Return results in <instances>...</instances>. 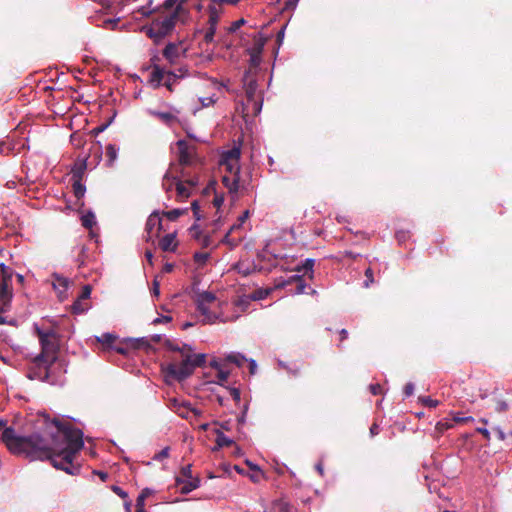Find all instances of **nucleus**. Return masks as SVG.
Here are the masks:
<instances>
[{
    "mask_svg": "<svg viewBox=\"0 0 512 512\" xmlns=\"http://www.w3.org/2000/svg\"><path fill=\"white\" fill-rule=\"evenodd\" d=\"M37 423L41 431L30 436H19L12 427H6L1 439L8 450L31 461L49 460L54 468L77 475L80 466L74 460L84 446L83 432L67 420L50 418L46 413L38 415Z\"/></svg>",
    "mask_w": 512,
    "mask_h": 512,
    "instance_id": "1",
    "label": "nucleus"
},
{
    "mask_svg": "<svg viewBox=\"0 0 512 512\" xmlns=\"http://www.w3.org/2000/svg\"><path fill=\"white\" fill-rule=\"evenodd\" d=\"M177 155L181 169V177L184 181L177 180L176 192L179 200L187 199L191 194V188L198 185L199 179L197 176L190 177L186 168L195 167L197 165V158L195 156V147L186 140H178L176 142Z\"/></svg>",
    "mask_w": 512,
    "mask_h": 512,
    "instance_id": "2",
    "label": "nucleus"
},
{
    "mask_svg": "<svg viewBox=\"0 0 512 512\" xmlns=\"http://www.w3.org/2000/svg\"><path fill=\"white\" fill-rule=\"evenodd\" d=\"M158 16L153 19L149 27L145 28L146 35L158 44L170 35L178 21L184 22L187 18L179 14L178 10H166L163 4L157 9Z\"/></svg>",
    "mask_w": 512,
    "mask_h": 512,
    "instance_id": "3",
    "label": "nucleus"
},
{
    "mask_svg": "<svg viewBox=\"0 0 512 512\" xmlns=\"http://www.w3.org/2000/svg\"><path fill=\"white\" fill-rule=\"evenodd\" d=\"M240 155V148L233 147L223 152L219 161L220 168L224 172L222 183L230 194L237 193L240 188Z\"/></svg>",
    "mask_w": 512,
    "mask_h": 512,
    "instance_id": "4",
    "label": "nucleus"
},
{
    "mask_svg": "<svg viewBox=\"0 0 512 512\" xmlns=\"http://www.w3.org/2000/svg\"><path fill=\"white\" fill-rule=\"evenodd\" d=\"M181 357L179 362L170 363L166 367L167 375L177 381H182L189 377L196 367H201L205 364L206 359L204 354H193L192 351H188ZM175 361L177 360L175 359Z\"/></svg>",
    "mask_w": 512,
    "mask_h": 512,
    "instance_id": "5",
    "label": "nucleus"
},
{
    "mask_svg": "<svg viewBox=\"0 0 512 512\" xmlns=\"http://www.w3.org/2000/svg\"><path fill=\"white\" fill-rule=\"evenodd\" d=\"M59 369L60 365L56 363V360L37 356L29 368L28 376L30 379L56 384L60 381L59 375L56 373V370Z\"/></svg>",
    "mask_w": 512,
    "mask_h": 512,
    "instance_id": "6",
    "label": "nucleus"
},
{
    "mask_svg": "<svg viewBox=\"0 0 512 512\" xmlns=\"http://www.w3.org/2000/svg\"><path fill=\"white\" fill-rule=\"evenodd\" d=\"M195 302L198 312L203 316V322L213 323L218 319L216 312L212 311V307L216 304L214 293L208 291L198 293Z\"/></svg>",
    "mask_w": 512,
    "mask_h": 512,
    "instance_id": "7",
    "label": "nucleus"
},
{
    "mask_svg": "<svg viewBox=\"0 0 512 512\" xmlns=\"http://www.w3.org/2000/svg\"><path fill=\"white\" fill-rule=\"evenodd\" d=\"M37 334L42 348V351L38 356L56 360L57 345L54 331H42L37 328Z\"/></svg>",
    "mask_w": 512,
    "mask_h": 512,
    "instance_id": "8",
    "label": "nucleus"
},
{
    "mask_svg": "<svg viewBox=\"0 0 512 512\" xmlns=\"http://www.w3.org/2000/svg\"><path fill=\"white\" fill-rule=\"evenodd\" d=\"M168 407L177 413L180 417L187 419L189 417V413L193 412L195 415H199L200 412L196 409H190L188 404L184 401H181L177 398H171L168 400Z\"/></svg>",
    "mask_w": 512,
    "mask_h": 512,
    "instance_id": "9",
    "label": "nucleus"
},
{
    "mask_svg": "<svg viewBox=\"0 0 512 512\" xmlns=\"http://www.w3.org/2000/svg\"><path fill=\"white\" fill-rule=\"evenodd\" d=\"M249 218V211L246 210L243 212V214L241 216H239L238 220H237V223L233 224L231 226V228L229 229V231L225 234L222 242L224 243H227V244H231V245H237L238 242L240 241V238L238 240H234V239H231L230 238V235L240 229L242 227V225L245 223V221Z\"/></svg>",
    "mask_w": 512,
    "mask_h": 512,
    "instance_id": "10",
    "label": "nucleus"
},
{
    "mask_svg": "<svg viewBox=\"0 0 512 512\" xmlns=\"http://www.w3.org/2000/svg\"><path fill=\"white\" fill-rule=\"evenodd\" d=\"M184 53L181 46L176 43H169L163 50V56L169 61L170 64H175L177 59Z\"/></svg>",
    "mask_w": 512,
    "mask_h": 512,
    "instance_id": "11",
    "label": "nucleus"
},
{
    "mask_svg": "<svg viewBox=\"0 0 512 512\" xmlns=\"http://www.w3.org/2000/svg\"><path fill=\"white\" fill-rule=\"evenodd\" d=\"M166 74V70L160 67L158 64L152 65V71L150 72L148 82L154 88H158L162 85Z\"/></svg>",
    "mask_w": 512,
    "mask_h": 512,
    "instance_id": "12",
    "label": "nucleus"
},
{
    "mask_svg": "<svg viewBox=\"0 0 512 512\" xmlns=\"http://www.w3.org/2000/svg\"><path fill=\"white\" fill-rule=\"evenodd\" d=\"M176 484L180 487V492L182 494H188L200 486V479L198 477L191 479L176 477Z\"/></svg>",
    "mask_w": 512,
    "mask_h": 512,
    "instance_id": "13",
    "label": "nucleus"
},
{
    "mask_svg": "<svg viewBox=\"0 0 512 512\" xmlns=\"http://www.w3.org/2000/svg\"><path fill=\"white\" fill-rule=\"evenodd\" d=\"M150 114L166 126H176L180 124L177 116L172 112L150 111Z\"/></svg>",
    "mask_w": 512,
    "mask_h": 512,
    "instance_id": "14",
    "label": "nucleus"
},
{
    "mask_svg": "<svg viewBox=\"0 0 512 512\" xmlns=\"http://www.w3.org/2000/svg\"><path fill=\"white\" fill-rule=\"evenodd\" d=\"M219 19H220V17L217 16L216 11H212V13L209 14V18H208L209 27L207 28L205 35H204V41L206 43H211L213 41Z\"/></svg>",
    "mask_w": 512,
    "mask_h": 512,
    "instance_id": "15",
    "label": "nucleus"
},
{
    "mask_svg": "<svg viewBox=\"0 0 512 512\" xmlns=\"http://www.w3.org/2000/svg\"><path fill=\"white\" fill-rule=\"evenodd\" d=\"M188 0H165L164 3H163V8L166 9V10H178L180 9L179 11V14H181L182 16L188 18L189 16V10L184 7V4L187 2Z\"/></svg>",
    "mask_w": 512,
    "mask_h": 512,
    "instance_id": "16",
    "label": "nucleus"
},
{
    "mask_svg": "<svg viewBox=\"0 0 512 512\" xmlns=\"http://www.w3.org/2000/svg\"><path fill=\"white\" fill-rule=\"evenodd\" d=\"M159 247L165 252H174L177 248L176 234L169 233L159 242Z\"/></svg>",
    "mask_w": 512,
    "mask_h": 512,
    "instance_id": "17",
    "label": "nucleus"
},
{
    "mask_svg": "<svg viewBox=\"0 0 512 512\" xmlns=\"http://www.w3.org/2000/svg\"><path fill=\"white\" fill-rule=\"evenodd\" d=\"M240 0H210V4L208 5V14H211L212 11L217 12V16L223 13V5H237Z\"/></svg>",
    "mask_w": 512,
    "mask_h": 512,
    "instance_id": "18",
    "label": "nucleus"
},
{
    "mask_svg": "<svg viewBox=\"0 0 512 512\" xmlns=\"http://www.w3.org/2000/svg\"><path fill=\"white\" fill-rule=\"evenodd\" d=\"M264 43L261 41L256 42L251 49L248 50L250 55V64L254 67L258 66L261 62V53Z\"/></svg>",
    "mask_w": 512,
    "mask_h": 512,
    "instance_id": "19",
    "label": "nucleus"
},
{
    "mask_svg": "<svg viewBox=\"0 0 512 512\" xmlns=\"http://www.w3.org/2000/svg\"><path fill=\"white\" fill-rule=\"evenodd\" d=\"M161 227L162 225L159 213L153 212L146 221L145 230L147 234L150 235L154 229L160 230Z\"/></svg>",
    "mask_w": 512,
    "mask_h": 512,
    "instance_id": "20",
    "label": "nucleus"
},
{
    "mask_svg": "<svg viewBox=\"0 0 512 512\" xmlns=\"http://www.w3.org/2000/svg\"><path fill=\"white\" fill-rule=\"evenodd\" d=\"M86 161H87V157H84L83 159L81 160H78L73 168H72V174H73V178L74 179H79L81 180L82 179V176L86 170V167H87V164H86Z\"/></svg>",
    "mask_w": 512,
    "mask_h": 512,
    "instance_id": "21",
    "label": "nucleus"
},
{
    "mask_svg": "<svg viewBox=\"0 0 512 512\" xmlns=\"http://www.w3.org/2000/svg\"><path fill=\"white\" fill-rule=\"evenodd\" d=\"M215 433H216V448L215 449L228 447V446H231L234 444V441L232 439L228 438L227 436H225V434L222 431L216 430Z\"/></svg>",
    "mask_w": 512,
    "mask_h": 512,
    "instance_id": "22",
    "label": "nucleus"
},
{
    "mask_svg": "<svg viewBox=\"0 0 512 512\" xmlns=\"http://www.w3.org/2000/svg\"><path fill=\"white\" fill-rule=\"evenodd\" d=\"M166 347L171 351L179 352L181 356L185 355L188 351H192L190 346L186 344L180 345L178 343L172 342L171 340L166 341Z\"/></svg>",
    "mask_w": 512,
    "mask_h": 512,
    "instance_id": "23",
    "label": "nucleus"
},
{
    "mask_svg": "<svg viewBox=\"0 0 512 512\" xmlns=\"http://www.w3.org/2000/svg\"><path fill=\"white\" fill-rule=\"evenodd\" d=\"M89 308V302L87 300H82L81 298L78 297L72 305V312L74 314H82L86 312Z\"/></svg>",
    "mask_w": 512,
    "mask_h": 512,
    "instance_id": "24",
    "label": "nucleus"
},
{
    "mask_svg": "<svg viewBox=\"0 0 512 512\" xmlns=\"http://www.w3.org/2000/svg\"><path fill=\"white\" fill-rule=\"evenodd\" d=\"M178 80V76L171 72V71H166V74H165V77H164V80L162 82V84L169 90V91H173V85L177 82Z\"/></svg>",
    "mask_w": 512,
    "mask_h": 512,
    "instance_id": "25",
    "label": "nucleus"
},
{
    "mask_svg": "<svg viewBox=\"0 0 512 512\" xmlns=\"http://www.w3.org/2000/svg\"><path fill=\"white\" fill-rule=\"evenodd\" d=\"M70 141L74 147H82L85 143V140L83 133H81V130H75L70 136Z\"/></svg>",
    "mask_w": 512,
    "mask_h": 512,
    "instance_id": "26",
    "label": "nucleus"
},
{
    "mask_svg": "<svg viewBox=\"0 0 512 512\" xmlns=\"http://www.w3.org/2000/svg\"><path fill=\"white\" fill-rule=\"evenodd\" d=\"M226 361L235 364L238 367H242L247 359L240 353H231L226 356Z\"/></svg>",
    "mask_w": 512,
    "mask_h": 512,
    "instance_id": "27",
    "label": "nucleus"
},
{
    "mask_svg": "<svg viewBox=\"0 0 512 512\" xmlns=\"http://www.w3.org/2000/svg\"><path fill=\"white\" fill-rule=\"evenodd\" d=\"M117 153H118V148L115 145L109 144L106 147V157L108 159V164L110 166L113 165V163L117 159Z\"/></svg>",
    "mask_w": 512,
    "mask_h": 512,
    "instance_id": "28",
    "label": "nucleus"
},
{
    "mask_svg": "<svg viewBox=\"0 0 512 512\" xmlns=\"http://www.w3.org/2000/svg\"><path fill=\"white\" fill-rule=\"evenodd\" d=\"M210 254L207 252H196L193 256L194 262L198 267H203L208 261Z\"/></svg>",
    "mask_w": 512,
    "mask_h": 512,
    "instance_id": "29",
    "label": "nucleus"
},
{
    "mask_svg": "<svg viewBox=\"0 0 512 512\" xmlns=\"http://www.w3.org/2000/svg\"><path fill=\"white\" fill-rule=\"evenodd\" d=\"M73 192H74V195L76 198L80 199L84 196L85 194V186L81 183V180L79 179H74V183H73Z\"/></svg>",
    "mask_w": 512,
    "mask_h": 512,
    "instance_id": "30",
    "label": "nucleus"
},
{
    "mask_svg": "<svg viewBox=\"0 0 512 512\" xmlns=\"http://www.w3.org/2000/svg\"><path fill=\"white\" fill-rule=\"evenodd\" d=\"M81 220H82V225L85 228H92L93 225L96 223L95 215L91 212L83 215Z\"/></svg>",
    "mask_w": 512,
    "mask_h": 512,
    "instance_id": "31",
    "label": "nucleus"
},
{
    "mask_svg": "<svg viewBox=\"0 0 512 512\" xmlns=\"http://www.w3.org/2000/svg\"><path fill=\"white\" fill-rule=\"evenodd\" d=\"M215 368H217V374H216V378H217V382L218 383H222V382H225L227 381L228 377H229V371H226V370H223L220 368V366L215 363V364H212Z\"/></svg>",
    "mask_w": 512,
    "mask_h": 512,
    "instance_id": "32",
    "label": "nucleus"
},
{
    "mask_svg": "<svg viewBox=\"0 0 512 512\" xmlns=\"http://www.w3.org/2000/svg\"><path fill=\"white\" fill-rule=\"evenodd\" d=\"M174 180H176V177H170V174L168 172L165 174L162 186L166 192H170L172 190Z\"/></svg>",
    "mask_w": 512,
    "mask_h": 512,
    "instance_id": "33",
    "label": "nucleus"
},
{
    "mask_svg": "<svg viewBox=\"0 0 512 512\" xmlns=\"http://www.w3.org/2000/svg\"><path fill=\"white\" fill-rule=\"evenodd\" d=\"M169 220L175 221L178 219L182 214H184V210L182 209H173L167 212L163 213Z\"/></svg>",
    "mask_w": 512,
    "mask_h": 512,
    "instance_id": "34",
    "label": "nucleus"
},
{
    "mask_svg": "<svg viewBox=\"0 0 512 512\" xmlns=\"http://www.w3.org/2000/svg\"><path fill=\"white\" fill-rule=\"evenodd\" d=\"M419 400L424 406L429 408H435L439 404L438 400H434L428 396L419 397Z\"/></svg>",
    "mask_w": 512,
    "mask_h": 512,
    "instance_id": "35",
    "label": "nucleus"
},
{
    "mask_svg": "<svg viewBox=\"0 0 512 512\" xmlns=\"http://www.w3.org/2000/svg\"><path fill=\"white\" fill-rule=\"evenodd\" d=\"M116 337L113 334L105 333L101 337H98L97 340L107 346H110L114 343Z\"/></svg>",
    "mask_w": 512,
    "mask_h": 512,
    "instance_id": "36",
    "label": "nucleus"
},
{
    "mask_svg": "<svg viewBox=\"0 0 512 512\" xmlns=\"http://www.w3.org/2000/svg\"><path fill=\"white\" fill-rule=\"evenodd\" d=\"M293 279L296 282V290L297 294H303L305 292L306 284L303 282L300 276H294Z\"/></svg>",
    "mask_w": 512,
    "mask_h": 512,
    "instance_id": "37",
    "label": "nucleus"
},
{
    "mask_svg": "<svg viewBox=\"0 0 512 512\" xmlns=\"http://www.w3.org/2000/svg\"><path fill=\"white\" fill-rule=\"evenodd\" d=\"M453 427V424L451 422L447 421H439L436 424V431L439 433H444L446 430L451 429Z\"/></svg>",
    "mask_w": 512,
    "mask_h": 512,
    "instance_id": "38",
    "label": "nucleus"
},
{
    "mask_svg": "<svg viewBox=\"0 0 512 512\" xmlns=\"http://www.w3.org/2000/svg\"><path fill=\"white\" fill-rule=\"evenodd\" d=\"M178 477H181L182 479H191V478H194L192 476V469H191V465L188 464L184 467L181 468V471H180V475Z\"/></svg>",
    "mask_w": 512,
    "mask_h": 512,
    "instance_id": "39",
    "label": "nucleus"
},
{
    "mask_svg": "<svg viewBox=\"0 0 512 512\" xmlns=\"http://www.w3.org/2000/svg\"><path fill=\"white\" fill-rule=\"evenodd\" d=\"M168 457H169V447H165L159 453L155 454L153 459L156 461H162L163 459H166Z\"/></svg>",
    "mask_w": 512,
    "mask_h": 512,
    "instance_id": "40",
    "label": "nucleus"
},
{
    "mask_svg": "<svg viewBox=\"0 0 512 512\" xmlns=\"http://www.w3.org/2000/svg\"><path fill=\"white\" fill-rule=\"evenodd\" d=\"M365 277H366V280L364 282V286L367 288L369 287L372 283H374V278H373V271L371 268H367L365 270Z\"/></svg>",
    "mask_w": 512,
    "mask_h": 512,
    "instance_id": "41",
    "label": "nucleus"
},
{
    "mask_svg": "<svg viewBox=\"0 0 512 512\" xmlns=\"http://www.w3.org/2000/svg\"><path fill=\"white\" fill-rule=\"evenodd\" d=\"M91 291H92V288L90 285H85L83 288H82V292L81 294L79 295V298H81L82 300H87L90 298V295H91Z\"/></svg>",
    "mask_w": 512,
    "mask_h": 512,
    "instance_id": "42",
    "label": "nucleus"
},
{
    "mask_svg": "<svg viewBox=\"0 0 512 512\" xmlns=\"http://www.w3.org/2000/svg\"><path fill=\"white\" fill-rule=\"evenodd\" d=\"M453 420L457 423H466V422H473L474 418L471 416L462 417L459 413L455 414L453 416Z\"/></svg>",
    "mask_w": 512,
    "mask_h": 512,
    "instance_id": "43",
    "label": "nucleus"
},
{
    "mask_svg": "<svg viewBox=\"0 0 512 512\" xmlns=\"http://www.w3.org/2000/svg\"><path fill=\"white\" fill-rule=\"evenodd\" d=\"M285 370L293 377H297L300 374V367L294 366H285Z\"/></svg>",
    "mask_w": 512,
    "mask_h": 512,
    "instance_id": "44",
    "label": "nucleus"
},
{
    "mask_svg": "<svg viewBox=\"0 0 512 512\" xmlns=\"http://www.w3.org/2000/svg\"><path fill=\"white\" fill-rule=\"evenodd\" d=\"M314 266V260L313 259H306L303 264V270L304 272H311L313 271Z\"/></svg>",
    "mask_w": 512,
    "mask_h": 512,
    "instance_id": "45",
    "label": "nucleus"
},
{
    "mask_svg": "<svg viewBox=\"0 0 512 512\" xmlns=\"http://www.w3.org/2000/svg\"><path fill=\"white\" fill-rule=\"evenodd\" d=\"M508 409V404L503 400H498L496 402L495 410L497 412H504Z\"/></svg>",
    "mask_w": 512,
    "mask_h": 512,
    "instance_id": "46",
    "label": "nucleus"
},
{
    "mask_svg": "<svg viewBox=\"0 0 512 512\" xmlns=\"http://www.w3.org/2000/svg\"><path fill=\"white\" fill-rule=\"evenodd\" d=\"M245 23V20L243 18L233 22L229 28V31L230 32H235L236 30H238L242 25H244Z\"/></svg>",
    "mask_w": 512,
    "mask_h": 512,
    "instance_id": "47",
    "label": "nucleus"
},
{
    "mask_svg": "<svg viewBox=\"0 0 512 512\" xmlns=\"http://www.w3.org/2000/svg\"><path fill=\"white\" fill-rule=\"evenodd\" d=\"M403 393L406 397H410L414 393V384L407 383L404 387Z\"/></svg>",
    "mask_w": 512,
    "mask_h": 512,
    "instance_id": "48",
    "label": "nucleus"
},
{
    "mask_svg": "<svg viewBox=\"0 0 512 512\" xmlns=\"http://www.w3.org/2000/svg\"><path fill=\"white\" fill-rule=\"evenodd\" d=\"M369 388L373 395H378L382 393V387L380 384H371Z\"/></svg>",
    "mask_w": 512,
    "mask_h": 512,
    "instance_id": "49",
    "label": "nucleus"
},
{
    "mask_svg": "<svg viewBox=\"0 0 512 512\" xmlns=\"http://www.w3.org/2000/svg\"><path fill=\"white\" fill-rule=\"evenodd\" d=\"M476 432H478V433L482 434V435H483V437H484L487 441H489V440H490V438H491L489 430H487V429H486V428H484V427H478V428H476Z\"/></svg>",
    "mask_w": 512,
    "mask_h": 512,
    "instance_id": "50",
    "label": "nucleus"
},
{
    "mask_svg": "<svg viewBox=\"0 0 512 512\" xmlns=\"http://www.w3.org/2000/svg\"><path fill=\"white\" fill-rule=\"evenodd\" d=\"M231 397L236 401H240V391L237 388H230L229 389Z\"/></svg>",
    "mask_w": 512,
    "mask_h": 512,
    "instance_id": "51",
    "label": "nucleus"
},
{
    "mask_svg": "<svg viewBox=\"0 0 512 512\" xmlns=\"http://www.w3.org/2000/svg\"><path fill=\"white\" fill-rule=\"evenodd\" d=\"M212 241H211V237L209 235H205L201 238V245L206 248V247H209L211 245Z\"/></svg>",
    "mask_w": 512,
    "mask_h": 512,
    "instance_id": "52",
    "label": "nucleus"
},
{
    "mask_svg": "<svg viewBox=\"0 0 512 512\" xmlns=\"http://www.w3.org/2000/svg\"><path fill=\"white\" fill-rule=\"evenodd\" d=\"M145 497H146V494L145 492L143 491L137 498V504L136 506L137 507H141L143 508L144 507V500H145Z\"/></svg>",
    "mask_w": 512,
    "mask_h": 512,
    "instance_id": "53",
    "label": "nucleus"
},
{
    "mask_svg": "<svg viewBox=\"0 0 512 512\" xmlns=\"http://www.w3.org/2000/svg\"><path fill=\"white\" fill-rule=\"evenodd\" d=\"M199 209H200V207H199L198 202L194 201L192 203V210H193V213H194V215L196 216L197 219L201 218V216L199 215Z\"/></svg>",
    "mask_w": 512,
    "mask_h": 512,
    "instance_id": "54",
    "label": "nucleus"
},
{
    "mask_svg": "<svg viewBox=\"0 0 512 512\" xmlns=\"http://www.w3.org/2000/svg\"><path fill=\"white\" fill-rule=\"evenodd\" d=\"M113 491L119 495L121 498H126L127 497V493L124 492L120 487L118 486H113Z\"/></svg>",
    "mask_w": 512,
    "mask_h": 512,
    "instance_id": "55",
    "label": "nucleus"
},
{
    "mask_svg": "<svg viewBox=\"0 0 512 512\" xmlns=\"http://www.w3.org/2000/svg\"><path fill=\"white\" fill-rule=\"evenodd\" d=\"M171 317L170 316H162V317H158L156 318L153 323L154 324H158V323H163V322H170L171 321Z\"/></svg>",
    "mask_w": 512,
    "mask_h": 512,
    "instance_id": "56",
    "label": "nucleus"
},
{
    "mask_svg": "<svg viewBox=\"0 0 512 512\" xmlns=\"http://www.w3.org/2000/svg\"><path fill=\"white\" fill-rule=\"evenodd\" d=\"M249 370H250V374H252V375L256 373L257 364L254 360L249 361Z\"/></svg>",
    "mask_w": 512,
    "mask_h": 512,
    "instance_id": "57",
    "label": "nucleus"
},
{
    "mask_svg": "<svg viewBox=\"0 0 512 512\" xmlns=\"http://www.w3.org/2000/svg\"><path fill=\"white\" fill-rule=\"evenodd\" d=\"M494 431L496 432L499 440L503 441L505 440V433L503 432V430L499 427H496L494 428Z\"/></svg>",
    "mask_w": 512,
    "mask_h": 512,
    "instance_id": "58",
    "label": "nucleus"
},
{
    "mask_svg": "<svg viewBox=\"0 0 512 512\" xmlns=\"http://www.w3.org/2000/svg\"><path fill=\"white\" fill-rule=\"evenodd\" d=\"M214 102V99L212 97H207V98H202L201 99V103L203 106L207 107L209 106L210 104H212Z\"/></svg>",
    "mask_w": 512,
    "mask_h": 512,
    "instance_id": "59",
    "label": "nucleus"
},
{
    "mask_svg": "<svg viewBox=\"0 0 512 512\" xmlns=\"http://www.w3.org/2000/svg\"><path fill=\"white\" fill-rule=\"evenodd\" d=\"M297 2L298 0H287L285 3V7L287 9H293L296 6Z\"/></svg>",
    "mask_w": 512,
    "mask_h": 512,
    "instance_id": "60",
    "label": "nucleus"
},
{
    "mask_svg": "<svg viewBox=\"0 0 512 512\" xmlns=\"http://www.w3.org/2000/svg\"><path fill=\"white\" fill-rule=\"evenodd\" d=\"M315 469L316 471L319 473L320 476H324V468H323V464L322 462H318L316 465H315Z\"/></svg>",
    "mask_w": 512,
    "mask_h": 512,
    "instance_id": "61",
    "label": "nucleus"
},
{
    "mask_svg": "<svg viewBox=\"0 0 512 512\" xmlns=\"http://www.w3.org/2000/svg\"><path fill=\"white\" fill-rule=\"evenodd\" d=\"M223 201H224L223 197L216 196L213 200L214 206L219 208L222 205Z\"/></svg>",
    "mask_w": 512,
    "mask_h": 512,
    "instance_id": "62",
    "label": "nucleus"
},
{
    "mask_svg": "<svg viewBox=\"0 0 512 512\" xmlns=\"http://www.w3.org/2000/svg\"><path fill=\"white\" fill-rule=\"evenodd\" d=\"M378 433H379V427H378V425H377V424H375V423H374V424L370 427V434H371L372 436H375V435H377Z\"/></svg>",
    "mask_w": 512,
    "mask_h": 512,
    "instance_id": "63",
    "label": "nucleus"
},
{
    "mask_svg": "<svg viewBox=\"0 0 512 512\" xmlns=\"http://www.w3.org/2000/svg\"><path fill=\"white\" fill-rule=\"evenodd\" d=\"M340 341H344L348 337V331L346 329L340 330Z\"/></svg>",
    "mask_w": 512,
    "mask_h": 512,
    "instance_id": "64",
    "label": "nucleus"
}]
</instances>
